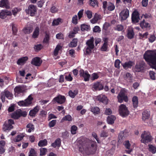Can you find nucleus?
<instances>
[{"label":"nucleus","mask_w":156,"mask_h":156,"mask_svg":"<svg viewBox=\"0 0 156 156\" xmlns=\"http://www.w3.org/2000/svg\"><path fill=\"white\" fill-rule=\"evenodd\" d=\"M77 146L80 151L82 153L85 152L87 154H93L96 149V142H92L90 145L87 146L83 138L78 141Z\"/></svg>","instance_id":"f257e3e1"},{"label":"nucleus","mask_w":156,"mask_h":156,"mask_svg":"<svg viewBox=\"0 0 156 156\" xmlns=\"http://www.w3.org/2000/svg\"><path fill=\"white\" fill-rule=\"evenodd\" d=\"M144 58L152 68L156 69V51H147L144 54Z\"/></svg>","instance_id":"f03ea898"},{"label":"nucleus","mask_w":156,"mask_h":156,"mask_svg":"<svg viewBox=\"0 0 156 156\" xmlns=\"http://www.w3.org/2000/svg\"><path fill=\"white\" fill-rule=\"evenodd\" d=\"M141 142L146 144L151 142L152 138L150 133L148 131H144L141 135Z\"/></svg>","instance_id":"7ed1b4c3"},{"label":"nucleus","mask_w":156,"mask_h":156,"mask_svg":"<svg viewBox=\"0 0 156 156\" xmlns=\"http://www.w3.org/2000/svg\"><path fill=\"white\" fill-rule=\"evenodd\" d=\"M14 122L12 119H9L7 121H6L3 125L2 130L3 131L6 132L9 131L13 128L12 126L14 124Z\"/></svg>","instance_id":"20e7f679"},{"label":"nucleus","mask_w":156,"mask_h":156,"mask_svg":"<svg viewBox=\"0 0 156 156\" xmlns=\"http://www.w3.org/2000/svg\"><path fill=\"white\" fill-rule=\"evenodd\" d=\"M94 38L93 37L90 38L86 42L87 47L85 48L86 53L89 54L92 52V50L94 48Z\"/></svg>","instance_id":"39448f33"},{"label":"nucleus","mask_w":156,"mask_h":156,"mask_svg":"<svg viewBox=\"0 0 156 156\" xmlns=\"http://www.w3.org/2000/svg\"><path fill=\"white\" fill-rule=\"evenodd\" d=\"M119 110L120 115L123 117H126L129 114L127 108L124 104H121L119 106Z\"/></svg>","instance_id":"423d86ee"},{"label":"nucleus","mask_w":156,"mask_h":156,"mask_svg":"<svg viewBox=\"0 0 156 156\" xmlns=\"http://www.w3.org/2000/svg\"><path fill=\"white\" fill-rule=\"evenodd\" d=\"M32 99L33 98L30 95L24 101H20L18 102V104L21 106H28L31 104Z\"/></svg>","instance_id":"0eeeda50"},{"label":"nucleus","mask_w":156,"mask_h":156,"mask_svg":"<svg viewBox=\"0 0 156 156\" xmlns=\"http://www.w3.org/2000/svg\"><path fill=\"white\" fill-rule=\"evenodd\" d=\"M37 10V7L33 5H30L28 7V9L25 10L26 12L31 16L34 15Z\"/></svg>","instance_id":"6e6552de"},{"label":"nucleus","mask_w":156,"mask_h":156,"mask_svg":"<svg viewBox=\"0 0 156 156\" xmlns=\"http://www.w3.org/2000/svg\"><path fill=\"white\" fill-rule=\"evenodd\" d=\"M118 101L121 103L124 101L125 102L128 101L127 96L125 94L124 91L123 90L121 91L117 96Z\"/></svg>","instance_id":"1a4fd4ad"},{"label":"nucleus","mask_w":156,"mask_h":156,"mask_svg":"<svg viewBox=\"0 0 156 156\" xmlns=\"http://www.w3.org/2000/svg\"><path fill=\"white\" fill-rule=\"evenodd\" d=\"M66 99V98L64 96L60 95L54 98L52 100V102L53 103L57 102L58 103L62 104L65 102Z\"/></svg>","instance_id":"9d476101"},{"label":"nucleus","mask_w":156,"mask_h":156,"mask_svg":"<svg viewBox=\"0 0 156 156\" xmlns=\"http://www.w3.org/2000/svg\"><path fill=\"white\" fill-rule=\"evenodd\" d=\"M1 99L2 102H4L5 101V97L10 99L12 96V94L9 91L5 90L3 92H2L1 93Z\"/></svg>","instance_id":"9b49d317"},{"label":"nucleus","mask_w":156,"mask_h":156,"mask_svg":"<svg viewBox=\"0 0 156 156\" xmlns=\"http://www.w3.org/2000/svg\"><path fill=\"white\" fill-rule=\"evenodd\" d=\"M79 73L80 76L84 78V81H88L89 80L90 75L87 71H84L83 70L81 69Z\"/></svg>","instance_id":"f8f14e48"},{"label":"nucleus","mask_w":156,"mask_h":156,"mask_svg":"<svg viewBox=\"0 0 156 156\" xmlns=\"http://www.w3.org/2000/svg\"><path fill=\"white\" fill-rule=\"evenodd\" d=\"M129 11L127 9L122 10L120 13V17L122 20H126L129 16Z\"/></svg>","instance_id":"ddd939ff"},{"label":"nucleus","mask_w":156,"mask_h":156,"mask_svg":"<svg viewBox=\"0 0 156 156\" xmlns=\"http://www.w3.org/2000/svg\"><path fill=\"white\" fill-rule=\"evenodd\" d=\"M145 64V62L143 61H141L137 63L135 66L136 71L137 72H140L143 70L144 68Z\"/></svg>","instance_id":"4468645a"},{"label":"nucleus","mask_w":156,"mask_h":156,"mask_svg":"<svg viewBox=\"0 0 156 156\" xmlns=\"http://www.w3.org/2000/svg\"><path fill=\"white\" fill-rule=\"evenodd\" d=\"M97 98L99 101L105 104H107L108 103V99L107 97L104 95H100L97 96Z\"/></svg>","instance_id":"2eb2a0df"},{"label":"nucleus","mask_w":156,"mask_h":156,"mask_svg":"<svg viewBox=\"0 0 156 156\" xmlns=\"http://www.w3.org/2000/svg\"><path fill=\"white\" fill-rule=\"evenodd\" d=\"M132 20L133 22L137 23L139 22L140 20L139 17V13L137 12H134L132 14Z\"/></svg>","instance_id":"dca6fc26"},{"label":"nucleus","mask_w":156,"mask_h":156,"mask_svg":"<svg viewBox=\"0 0 156 156\" xmlns=\"http://www.w3.org/2000/svg\"><path fill=\"white\" fill-rule=\"evenodd\" d=\"M12 13L11 12L7 10H3L0 12V18L1 19L5 18L7 16H11Z\"/></svg>","instance_id":"f3484780"},{"label":"nucleus","mask_w":156,"mask_h":156,"mask_svg":"<svg viewBox=\"0 0 156 156\" xmlns=\"http://www.w3.org/2000/svg\"><path fill=\"white\" fill-rule=\"evenodd\" d=\"M42 63L40 58L36 57L34 58L31 62V63L36 66H39Z\"/></svg>","instance_id":"a211bd4d"},{"label":"nucleus","mask_w":156,"mask_h":156,"mask_svg":"<svg viewBox=\"0 0 156 156\" xmlns=\"http://www.w3.org/2000/svg\"><path fill=\"white\" fill-rule=\"evenodd\" d=\"M0 7L6 9L10 8L9 3L8 0H1L0 1Z\"/></svg>","instance_id":"6ab92c4d"},{"label":"nucleus","mask_w":156,"mask_h":156,"mask_svg":"<svg viewBox=\"0 0 156 156\" xmlns=\"http://www.w3.org/2000/svg\"><path fill=\"white\" fill-rule=\"evenodd\" d=\"M142 115L143 120L147 122V121L150 118V114L149 112L145 110L143 112Z\"/></svg>","instance_id":"aec40b11"},{"label":"nucleus","mask_w":156,"mask_h":156,"mask_svg":"<svg viewBox=\"0 0 156 156\" xmlns=\"http://www.w3.org/2000/svg\"><path fill=\"white\" fill-rule=\"evenodd\" d=\"M93 88L96 90H101L103 89L104 87L99 82H97L94 83L93 85Z\"/></svg>","instance_id":"412c9836"},{"label":"nucleus","mask_w":156,"mask_h":156,"mask_svg":"<svg viewBox=\"0 0 156 156\" xmlns=\"http://www.w3.org/2000/svg\"><path fill=\"white\" fill-rule=\"evenodd\" d=\"M22 115V112L19 110L12 114L11 117L14 119H17Z\"/></svg>","instance_id":"4be33fe9"},{"label":"nucleus","mask_w":156,"mask_h":156,"mask_svg":"<svg viewBox=\"0 0 156 156\" xmlns=\"http://www.w3.org/2000/svg\"><path fill=\"white\" fill-rule=\"evenodd\" d=\"M28 59V58L27 56L22 57L18 60L17 64L20 65H23L26 62Z\"/></svg>","instance_id":"5701e85b"},{"label":"nucleus","mask_w":156,"mask_h":156,"mask_svg":"<svg viewBox=\"0 0 156 156\" xmlns=\"http://www.w3.org/2000/svg\"><path fill=\"white\" fill-rule=\"evenodd\" d=\"M134 33L133 29L129 27L128 29L127 37L129 39H132L133 37Z\"/></svg>","instance_id":"b1692460"},{"label":"nucleus","mask_w":156,"mask_h":156,"mask_svg":"<svg viewBox=\"0 0 156 156\" xmlns=\"http://www.w3.org/2000/svg\"><path fill=\"white\" fill-rule=\"evenodd\" d=\"M101 15L95 13L94 18L90 20V22L94 24L96 23L98 20L101 19Z\"/></svg>","instance_id":"393cba45"},{"label":"nucleus","mask_w":156,"mask_h":156,"mask_svg":"<svg viewBox=\"0 0 156 156\" xmlns=\"http://www.w3.org/2000/svg\"><path fill=\"white\" fill-rule=\"evenodd\" d=\"M39 109V107L38 106H36L32 110H31L29 112V115L31 116H35L36 114L38 112Z\"/></svg>","instance_id":"a878e982"},{"label":"nucleus","mask_w":156,"mask_h":156,"mask_svg":"<svg viewBox=\"0 0 156 156\" xmlns=\"http://www.w3.org/2000/svg\"><path fill=\"white\" fill-rule=\"evenodd\" d=\"M133 65V62L131 61L126 62L125 63L122 64L123 68L125 69L131 68Z\"/></svg>","instance_id":"bb28decb"},{"label":"nucleus","mask_w":156,"mask_h":156,"mask_svg":"<svg viewBox=\"0 0 156 156\" xmlns=\"http://www.w3.org/2000/svg\"><path fill=\"white\" fill-rule=\"evenodd\" d=\"M115 119V117L113 115L108 116L107 118V122L109 124H112L114 123Z\"/></svg>","instance_id":"cd10ccee"},{"label":"nucleus","mask_w":156,"mask_h":156,"mask_svg":"<svg viewBox=\"0 0 156 156\" xmlns=\"http://www.w3.org/2000/svg\"><path fill=\"white\" fill-rule=\"evenodd\" d=\"M100 49L101 51H108V43L106 41H105Z\"/></svg>","instance_id":"c85d7f7f"},{"label":"nucleus","mask_w":156,"mask_h":156,"mask_svg":"<svg viewBox=\"0 0 156 156\" xmlns=\"http://www.w3.org/2000/svg\"><path fill=\"white\" fill-rule=\"evenodd\" d=\"M123 144L126 148L129 149V150L126 151L127 153H130L131 152L132 150H129L130 147V144L129 143V141L128 140L125 141L123 143Z\"/></svg>","instance_id":"c756f323"},{"label":"nucleus","mask_w":156,"mask_h":156,"mask_svg":"<svg viewBox=\"0 0 156 156\" xmlns=\"http://www.w3.org/2000/svg\"><path fill=\"white\" fill-rule=\"evenodd\" d=\"M78 91L77 90H70L69 92V96L72 98H74L75 96L77 94Z\"/></svg>","instance_id":"7c9ffc66"},{"label":"nucleus","mask_w":156,"mask_h":156,"mask_svg":"<svg viewBox=\"0 0 156 156\" xmlns=\"http://www.w3.org/2000/svg\"><path fill=\"white\" fill-rule=\"evenodd\" d=\"M73 120L72 117L70 115H67L63 117L61 120V122H62L64 121H71Z\"/></svg>","instance_id":"2f4dec72"},{"label":"nucleus","mask_w":156,"mask_h":156,"mask_svg":"<svg viewBox=\"0 0 156 156\" xmlns=\"http://www.w3.org/2000/svg\"><path fill=\"white\" fill-rule=\"evenodd\" d=\"M24 136V135L23 134H21L18 135L14 139V141L15 142H18L22 140Z\"/></svg>","instance_id":"473e14b6"},{"label":"nucleus","mask_w":156,"mask_h":156,"mask_svg":"<svg viewBox=\"0 0 156 156\" xmlns=\"http://www.w3.org/2000/svg\"><path fill=\"white\" fill-rule=\"evenodd\" d=\"M39 28L37 27L35 29L32 35V37L34 38H36L37 37L39 34Z\"/></svg>","instance_id":"72a5a7b5"},{"label":"nucleus","mask_w":156,"mask_h":156,"mask_svg":"<svg viewBox=\"0 0 156 156\" xmlns=\"http://www.w3.org/2000/svg\"><path fill=\"white\" fill-rule=\"evenodd\" d=\"M27 131L29 133H30L34 129V126L31 123H29L27 126Z\"/></svg>","instance_id":"f704fd0d"},{"label":"nucleus","mask_w":156,"mask_h":156,"mask_svg":"<svg viewBox=\"0 0 156 156\" xmlns=\"http://www.w3.org/2000/svg\"><path fill=\"white\" fill-rule=\"evenodd\" d=\"M33 30V28L31 27H25L23 30L24 33L26 34H28L31 33Z\"/></svg>","instance_id":"c9c22d12"},{"label":"nucleus","mask_w":156,"mask_h":156,"mask_svg":"<svg viewBox=\"0 0 156 156\" xmlns=\"http://www.w3.org/2000/svg\"><path fill=\"white\" fill-rule=\"evenodd\" d=\"M133 106L134 108L137 107L138 105V99L137 97L134 96L132 98Z\"/></svg>","instance_id":"e433bc0d"},{"label":"nucleus","mask_w":156,"mask_h":156,"mask_svg":"<svg viewBox=\"0 0 156 156\" xmlns=\"http://www.w3.org/2000/svg\"><path fill=\"white\" fill-rule=\"evenodd\" d=\"M61 144L60 140L59 139H56L55 142L53 143L51 146L54 147H59L60 146Z\"/></svg>","instance_id":"4c0bfd02"},{"label":"nucleus","mask_w":156,"mask_h":156,"mask_svg":"<svg viewBox=\"0 0 156 156\" xmlns=\"http://www.w3.org/2000/svg\"><path fill=\"white\" fill-rule=\"evenodd\" d=\"M78 40L76 38L73 39L69 44V46L71 47H76L77 44Z\"/></svg>","instance_id":"58836bf2"},{"label":"nucleus","mask_w":156,"mask_h":156,"mask_svg":"<svg viewBox=\"0 0 156 156\" xmlns=\"http://www.w3.org/2000/svg\"><path fill=\"white\" fill-rule=\"evenodd\" d=\"M14 90L16 93L20 94L23 92V89L21 87H16L15 88Z\"/></svg>","instance_id":"ea45409f"},{"label":"nucleus","mask_w":156,"mask_h":156,"mask_svg":"<svg viewBox=\"0 0 156 156\" xmlns=\"http://www.w3.org/2000/svg\"><path fill=\"white\" fill-rule=\"evenodd\" d=\"M90 110L94 114H98L100 112V109L97 107L91 108Z\"/></svg>","instance_id":"a19ab883"},{"label":"nucleus","mask_w":156,"mask_h":156,"mask_svg":"<svg viewBox=\"0 0 156 156\" xmlns=\"http://www.w3.org/2000/svg\"><path fill=\"white\" fill-rule=\"evenodd\" d=\"M140 27L142 28H148L150 27L149 24L147 22H146L144 20L140 23Z\"/></svg>","instance_id":"79ce46f5"},{"label":"nucleus","mask_w":156,"mask_h":156,"mask_svg":"<svg viewBox=\"0 0 156 156\" xmlns=\"http://www.w3.org/2000/svg\"><path fill=\"white\" fill-rule=\"evenodd\" d=\"M10 26L12 27V33L14 35H16L17 31L16 26V24L12 23L10 24Z\"/></svg>","instance_id":"37998d69"},{"label":"nucleus","mask_w":156,"mask_h":156,"mask_svg":"<svg viewBox=\"0 0 156 156\" xmlns=\"http://www.w3.org/2000/svg\"><path fill=\"white\" fill-rule=\"evenodd\" d=\"M149 150L152 153L154 154L156 152V147L151 144H149L148 145Z\"/></svg>","instance_id":"c03bdc74"},{"label":"nucleus","mask_w":156,"mask_h":156,"mask_svg":"<svg viewBox=\"0 0 156 156\" xmlns=\"http://www.w3.org/2000/svg\"><path fill=\"white\" fill-rule=\"evenodd\" d=\"M47 144V141L46 140H40L38 143V145L40 147H44Z\"/></svg>","instance_id":"a18cd8bd"},{"label":"nucleus","mask_w":156,"mask_h":156,"mask_svg":"<svg viewBox=\"0 0 156 156\" xmlns=\"http://www.w3.org/2000/svg\"><path fill=\"white\" fill-rule=\"evenodd\" d=\"M99 77L98 74L96 73H94L91 75L90 80H94L97 79Z\"/></svg>","instance_id":"49530a36"},{"label":"nucleus","mask_w":156,"mask_h":156,"mask_svg":"<svg viewBox=\"0 0 156 156\" xmlns=\"http://www.w3.org/2000/svg\"><path fill=\"white\" fill-rule=\"evenodd\" d=\"M81 30L82 31H88L90 30V27L84 24H82L81 27Z\"/></svg>","instance_id":"de8ad7c7"},{"label":"nucleus","mask_w":156,"mask_h":156,"mask_svg":"<svg viewBox=\"0 0 156 156\" xmlns=\"http://www.w3.org/2000/svg\"><path fill=\"white\" fill-rule=\"evenodd\" d=\"M77 129V127L73 125L71 127V132L72 134H75L76 133V131Z\"/></svg>","instance_id":"09e8293b"},{"label":"nucleus","mask_w":156,"mask_h":156,"mask_svg":"<svg viewBox=\"0 0 156 156\" xmlns=\"http://www.w3.org/2000/svg\"><path fill=\"white\" fill-rule=\"evenodd\" d=\"M115 30L118 31H121L123 29V26L121 24H118L116 25L115 27H114Z\"/></svg>","instance_id":"8fccbe9b"},{"label":"nucleus","mask_w":156,"mask_h":156,"mask_svg":"<svg viewBox=\"0 0 156 156\" xmlns=\"http://www.w3.org/2000/svg\"><path fill=\"white\" fill-rule=\"evenodd\" d=\"M21 10V9L20 8H16L13 9L12 10L13 15L15 16Z\"/></svg>","instance_id":"3c124183"},{"label":"nucleus","mask_w":156,"mask_h":156,"mask_svg":"<svg viewBox=\"0 0 156 156\" xmlns=\"http://www.w3.org/2000/svg\"><path fill=\"white\" fill-rule=\"evenodd\" d=\"M61 46L59 45L57 46L55 49L54 51V54L55 55H57L58 53V51L61 48Z\"/></svg>","instance_id":"603ef678"},{"label":"nucleus","mask_w":156,"mask_h":156,"mask_svg":"<svg viewBox=\"0 0 156 156\" xmlns=\"http://www.w3.org/2000/svg\"><path fill=\"white\" fill-rule=\"evenodd\" d=\"M49 40V35L48 33H46L45 37L44 38L43 42L44 43H48Z\"/></svg>","instance_id":"864d4df0"},{"label":"nucleus","mask_w":156,"mask_h":156,"mask_svg":"<svg viewBox=\"0 0 156 156\" xmlns=\"http://www.w3.org/2000/svg\"><path fill=\"white\" fill-rule=\"evenodd\" d=\"M149 76L150 78L152 80H154L155 79V73L153 71L149 72Z\"/></svg>","instance_id":"5fc2aeb1"},{"label":"nucleus","mask_w":156,"mask_h":156,"mask_svg":"<svg viewBox=\"0 0 156 156\" xmlns=\"http://www.w3.org/2000/svg\"><path fill=\"white\" fill-rule=\"evenodd\" d=\"M29 156H37L36 153L34 149H31L29 152Z\"/></svg>","instance_id":"6e6d98bb"},{"label":"nucleus","mask_w":156,"mask_h":156,"mask_svg":"<svg viewBox=\"0 0 156 156\" xmlns=\"http://www.w3.org/2000/svg\"><path fill=\"white\" fill-rule=\"evenodd\" d=\"M107 8L108 10L112 11L115 9V6L113 4L110 3L108 5Z\"/></svg>","instance_id":"4d7b16f0"},{"label":"nucleus","mask_w":156,"mask_h":156,"mask_svg":"<svg viewBox=\"0 0 156 156\" xmlns=\"http://www.w3.org/2000/svg\"><path fill=\"white\" fill-rule=\"evenodd\" d=\"M121 62L120 60L118 59H116L115 62V66L116 68L119 69L120 67V64Z\"/></svg>","instance_id":"13d9d810"},{"label":"nucleus","mask_w":156,"mask_h":156,"mask_svg":"<svg viewBox=\"0 0 156 156\" xmlns=\"http://www.w3.org/2000/svg\"><path fill=\"white\" fill-rule=\"evenodd\" d=\"M90 5L95 7L97 6V0H90Z\"/></svg>","instance_id":"bf43d9fd"},{"label":"nucleus","mask_w":156,"mask_h":156,"mask_svg":"<svg viewBox=\"0 0 156 156\" xmlns=\"http://www.w3.org/2000/svg\"><path fill=\"white\" fill-rule=\"evenodd\" d=\"M40 155H43L45 154L46 153L47 151V150L45 148H41L40 149Z\"/></svg>","instance_id":"052dcab7"},{"label":"nucleus","mask_w":156,"mask_h":156,"mask_svg":"<svg viewBox=\"0 0 156 156\" xmlns=\"http://www.w3.org/2000/svg\"><path fill=\"white\" fill-rule=\"evenodd\" d=\"M61 19L60 18H58L56 20H55L53 21L52 24L53 26L58 25L59 24L61 21Z\"/></svg>","instance_id":"680f3d73"},{"label":"nucleus","mask_w":156,"mask_h":156,"mask_svg":"<svg viewBox=\"0 0 156 156\" xmlns=\"http://www.w3.org/2000/svg\"><path fill=\"white\" fill-rule=\"evenodd\" d=\"M126 130L124 131H121L119 133V137L121 138V139H122L123 137L126 136L125 134Z\"/></svg>","instance_id":"e2e57ef3"},{"label":"nucleus","mask_w":156,"mask_h":156,"mask_svg":"<svg viewBox=\"0 0 156 156\" xmlns=\"http://www.w3.org/2000/svg\"><path fill=\"white\" fill-rule=\"evenodd\" d=\"M108 136V132L104 130L102 131L100 134V136L101 137H107Z\"/></svg>","instance_id":"0e129e2a"},{"label":"nucleus","mask_w":156,"mask_h":156,"mask_svg":"<svg viewBox=\"0 0 156 156\" xmlns=\"http://www.w3.org/2000/svg\"><path fill=\"white\" fill-rule=\"evenodd\" d=\"M42 46L41 44H38L35 45L34 48L36 51L40 50L42 48Z\"/></svg>","instance_id":"69168bd1"},{"label":"nucleus","mask_w":156,"mask_h":156,"mask_svg":"<svg viewBox=\"0 0 156 156\" xmlns=\"http://www.w3.org/2000/svg\"><path fill=\"white\" fill-rule=\"evenodd\" d=\"M93 31L96 33H99L101 31L100 27L98 26H95L93 28Z\"/></svg>","instance_id":"338daca9"},{"label":"nucleus","mask_w":156,"mask_h":156,"mask_svg":"<svg viewBox=\"0 0 156 156\" xmlns=\"http://www.w3.org/2000/svg\"><path fill=\"white\" fill-rule=\"evenodd\" d=\"M110 25V24L109 23L106 22L103 25V29L104 30H107Z\"/></svg>","instance_id":"774afa93"}]
</instances>
